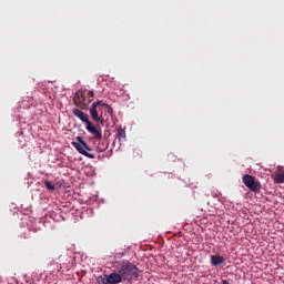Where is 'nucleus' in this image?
Wrapping results in <instances>:
<instances>
[{
  "instance_id": "1",
  "label": "nucleus",
  "mask_w": 284,
  "mask_h": 284,
  "mask_svg": "<svg viewBox=\"0 0 284 284\" xmlns=\"http://www.w3.org/2000/svg\"><path fill=\"white\" fill-rule=\"evenodd\" d=\"M114 270L120 274L122 281L132 283L139 278V267L130 261H119L113 264Z\"/></svg>"
},
{
  "instance_id": "2",
  "label": "nucleus",
  "mask_w": 284,
  "mask_h": 284,
  "mask_svg": "<svg viewBox=\"0 0 284 284\" xmlns=\"http://www.w3.org/2000/svg\"><path fill=\"white\" fill-rule=\"evenodd\" d=\"M90 116L92 121L95 123H103V112H108L109 116H112L114 114V110H112V106L110 104L103 102V100H97L91 104V108L89 110Z\"/></svg>"
},
{
  "instance_id": "3",
  "label": "nucleus",
  "mask_w": 284,
  "mask_h": 284,
  "mask_svg": "<svg viewBox=\"0 0 284 284\" xmlns=\"http://www.w3.org/2000/svg\"><path fill=\"white\" fill-rule=\"evenodd\" d=\"M88 97H92V91H77L73 97V103L75 108L79 110H88L90 106V100H88Z\"/></svg>"
},
{
  "instance_id": "4",
  "label": "nucleus",
  "mask_w": 284,
  "mask_h": 284,
  "mask_svg": "<svg viewBox=\"0 0 284 284\" xmlns=\"http://www.w3.org/2000/svg\"><path fill=\"white\" fill-rule=\"evenodd\" d=\"M75 141L77 142H72V145L75 148L79 154L87 156V159H94V154L90 153L92 152V149L88 146V143L83 140V138L77 136Z\"/></svg>"
},
{
  "instance_id": "5",
  "label": "nucleus",
  "mask_w": 284,
  "mask_h": 284,
  "mask_svg": "<svg viewBox=\"0 0 284 284\" xmlns=\"http://www.w3.org/2000/svg\"><path fill=\"white\" fill-rule=\"evenodd\" d=\"M242 181L244 183V185L246 187H248V190H251V192H255L258 193L261 192V182L256 181V179H254V176L250 175V174H245L242 178Z\"/></svg>"
},
{
  "instance_id": "6",
  "label": "nucleus",
  "mask_w": 284,
  "mask_h": 284,
  "mask_svg": "<svg viewBox=\"0 0 284 284\" xmlns=\"http://www.w3.org/2000/svg\"><path fill=\"white\" fill-rule=\"evenodd\" d=\"M106 282L109 284H120V283H125V281L121 277V274L119 273V271H113L110 274H106Z\"/></svg>"
},
{
  "instance_id": "7",
  "label": "nucleus",
  "mask_w": 284,
  "mask_h": 284,
  "mask_svg": "<svg viewBox=\"0 0 284 284\" xmlns=\"http://www.w3.org/2000/svg\"><path fill=\"white\" fill-rule=\"evenodd\" d=\"M72 114L73 116L82 121V123H85V125L90 123V116L88 115V113H83V111H81V109H79L78 106L72 109Z\"/></svg>"
},
{
  "instance_id": "8",
  "label": "nucleus",
  "mask_w": 284,
  "mask_h": 284,
  "mask_svg": "<svg viewBox=\"0 0 284 284\" xmlns=\"http://www.w3.org/2000/svg\"><path fill=\"white\" fill-rule=\"evenodd\" d=\"M85 130L89 131L90 134H92L93 139H103V134L101 133V130L99 128L94 126L91 122H88L85 125Z\"/></svg>"
},
{
  "instance_id": "9",
  "label": "nucleus",
  "mask_w": 284,
  "mask_h": 284,
  "mask_svg": "<svg viewBox=\"0 0 284 284\" xmlns=\"http://www.w3.org/2000/svg\"><path fill=\"white\" fill-rule=\"evenodd\" d=\"M272 179L274 183H284V168H278L277 171H275V173L272 175Z\"/></svg>"
},
{
  "instance_id": "10",
  "label": "nucleus",
  "mask_w": 284,
  "mask_h": 284,
  "mask_svg": "<svg viewBox=\"0 0 284 284\" xmlns=\"http://www.w3.org/2000/svg\"><path fill=\"white\" fill-rule=\"evenodd\" d=\"M211 263H212L213 267H219V265H223V263H225V257H223L221 255H212Z\"/></svg>"
},
{
  "instance_id": "11",
  "label": "nucleus",
  "mask_w": 284,
  "mask_h": 284,
  "mask_svg": "<svg viewBox=\"0 0 284 284\" xmlns=\"http://www.w3.org/2000/svg\"><path fill=\"white\" fill-rule=\"evenodd\" d=\"M44 186L47 187V190H49L50 192H55L57 187L54 186V184H52V182H50V180H45L44 181Z\"/></svg>"
},
{
  "instance_id": "12",
  "label": "nucleus",
  "mask_w": 284,
  "mask_h": 284,
  "mask_svg": "<svg viewBox=\"0 0 284 284\" xmlns=\"http://www.w3.org/2000/svg\"><path fill=\"white\" fill-rule=\"evenodd\" d=\"M97 283L98 284H109V282H108V274L98 276Z\"/></svg>"
},
{
  "instance_id": "13",
  "label": "nucleus",
  "mask_w": 284,
  "mask_h": 284,
  "mask_svg": "<svg viewBox=\"0 0 284 284\" xmlns=\"http://www.w3.org/2000/svg\"><path fill=\"white\" fill-rule=\"evenodd\" d=\"M116 136L118 139H125V131L123 130V128H119L118 131H116Z\"/></svg>"
},
{
  "instance_id": "14",
  "label": "nucleus",
  "mask_w": 284,
  "mask_h": 284,
  "mask_svg": "<svg viewBox=\"0 0 284 284\" xmlns=\"http://www.w3.org/2000/svg\"><path fill=\"white\" fill-rule=\"evenodd\" d=\"M105 121H110V114H108V112H103V123H105Z\"/></svg>"
},
{
  "instance_id": "15",
  "label": "nucleus",
  "mask_w": 284,
  "mask_h": 284,
  "mask_svg": "<svg viewBox=\"0 0 284 284\" xmlns=\"http://www.w3.org/2000/svg\"><path fill=\"white\" fill-rule=\"evenodd\" d=\"M87 101H90V103H92V101H94V92L92 91V95H87Z\"/></svg>"
},
{
  "instance_id": "16",
  "label": "nucleus",
  "mask_w": 284,
  "mask_h": 284,
  "mask_svg": "<svg viewBox=\"0 0 284 284\" xmlns=\"http://www.w3.org/2000/svg\"><path fill=\"white\" fill-rule=\"evenodd\" d=\"M221 284H230V282H227V280H222Z\"/></svg>"
}]
</instances>
